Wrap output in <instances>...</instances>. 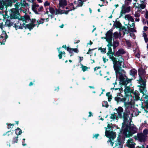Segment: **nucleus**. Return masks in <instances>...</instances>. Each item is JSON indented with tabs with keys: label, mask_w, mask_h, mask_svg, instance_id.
<instances>
[{
	"label": "nucleus",
	"mask_w": 148,
	"mask_h": 148,
	"mask_svg": "<svg viewBox=\"0 0 148 148\" xmlns=\"http://www.w3.org/2000/svg\"><path fill=\"white\" fill-rule=\"evenodd\" d=\"M108 47V51L107 53V55H108L110 53H111L112 51V49L111 47Z\"/></svg>",
	"instance_id": "nucleus-51"
},
{
	"label": "nucleus",
	"mask_w": 148,
	"mask_h": 148,
	"mask_svg": "<svg viewBox=\"0 0 148 148\" xmlns=\"http://www.w3.org/2000/svg\"><path fill=\"white\" fill-rule=\"evenodd\" d=\"M129 115H122V114H121L120 112H119L118 116L119 118L123 119V121L122 123L121 128H122V129L121 130V129L119 134H120L121 132H122V130H123V129L128 125L129 122L128 119L129 117Z\"/></svg>",
	"instance_id": "nucleus-6"
},
{
	"label": "nucleus",
	"mask_w": 148,
	"mask_h": 148,
	"mask_svg": "<svg viewBox=\"0 0 148 148\" xmlns=\"http://www.w3.org/2000/svg\"><path fill=\"white\" fill-rule=\"evenodd\" d=\"M66 54L65 52L64 51H61V52H60V53H59V54L58 55V56L59 57V58L60 59H61L62 58V55H63L64 56V57L65 56L64 55Z\"/></svg>",
	"instance_id": "nucleus-31"
},
{
	"label": "nucleus",
	"mask_w": 148,
	"mask_h": 148,
	"mask_svg": "<svg viewBox=\"0 0 148 148\" xmlns=\"http://www.w3.org/2000/svg\"><path fill=\"white\" fill-rule=\"evenodd\" d=\"M133 94H134L135 95V97L137 98L138 99H139L140 97L139 96V94L138 93V92H137L136 91L134 92Z\"/></svg>",
	"instance_id": "nucleus-45"
},
{
	"label": "nucleus",
	"mask_w": 148,
	"mask_h": 148,
	"mask_svg": "<svg viewBox=\"0 0 148 148\" xmlns=\"http://www.w3.org/2000/svg\"><path fill=\"white\" fill-rule=\"evenodd\" d=\"M22 133V130L19 128L18 127L15 130V134L17 136L20 135Z\"/></svg>",
	"instance_id": "nucleus-28"
},
{
	"label": "nucleus",
	"mask_w": 148,
	"mask_h": 148,
	"mask_svg": "<svg viewBox=\"0 0 148 148\" xmlns=\"http://www.w3.org/2000/svg\"><path fill=\"white\" fill-rule=\"evenodd\" d=\"M113 30L112 29L109 30L107 31L106 34V36L103 38L106 40H112L113 33L112 32Z\"/></svg>",
	"instance_id": "nucleus-13"
},
{
	"label": "nucleus",
	"mask_w": 148,
	"mask_h": 148,
	"mask_svg": "<svg viewBox=\"0 0 148 148\" xmlns=\"http://www.w3.org/2000/svg\"><path fill=\"white\" fill-rule=\"evenodd\" d=\"M111 116L110 118L111 119H112L113 120H117L119 118L118 116V115L117 116L115 115V113L114 112L113 114L112 113L111 114Z\"/></svg>",
	"instance_id": "nucleus-29"
},
{
	"label": "nucleus",
	"mask_w": 148,
	"mask_h": 148,
	"mask_svg": "<svg viewBox=\"0 0 148 148\" xmlns=\"http://www.w3.org/2000/svg\"><path fill=\"white\" fill-rule=\"evenodd\" d=\"M80 64L81 65V68H82V70L83 72L85 71L88 69V67H87L86 66H84L83 65V64L80 63Z\"/></svg>",
	"instance_id": "nucleus-38"
},
{
	"label": "nucleus",
	"mask_w": 148,
	"mask_h": 148,
	"mask_svg": "<svg viewBox=\"0 0 148 148\" xmlns=\"http://www.w3.org/2000/svg\"><path fill=\"white\" fill-rule=\"evenodd\" d=\"M148 132V130L147 129H145L143 130L142 134H143V135L145 136H147Z\"/></svg>",
	"instance_id": "nucleus-44"
},
{
	"label": "nucleus",
	"mask_w": 148,
	"mask_h": 148,
	"mask_svg": "<svg viewBox=\"0 0 148 148\" xmlns=\"http://www.w3.org/2000/svg\"><path fill=\"white\" fill-rule=\"evenodd\" d=\"M145 17L146 19H148V11L147 10H146Z\"/></svg>",
	"instance_id": "nucleus-62"
},
{
	"label": "nucleus",
	"mask_w": 148,
	"mask_h": 148,
	"mask_svg": "<svg viewBox=\"0 0 148 148\" xmlns=\"http://www.w3.org/2000/svg\"><path fill=\"white\" fill-rule=\"evenodd\" d=\"M102 106L105 107L106 108H108L109 106V105L107 101H104L102 103Z\"/></svg>",
	"instance_id": "nucleus-34"
},
{
	"label": "nucleus",
	"mask_w": 148,
	"mask_h": 148,
	"mask_svg": "<svg viewBox=\"0 0 148 148\" xmlns=\"http://www.w3.org/2000/svg\"><path fill=\"white\" fill-rule=\"evenodd\" d=\"M45 20V19L41 18L39 20H38L37 21V22L38 23V24H43L44 23V21Z\"/></svg>",
	"instance_id": "nucleus-40"
},
{
	"label": "nucleus",
	"mask_w": 148,
	"mask_h": 148,
	"mask_svg": "<svg viewBox=\"0 0 148 148\" xmlns=\"http://www.w3.org/2000/svg\"><path fill=\"white\" fill-rule=\"evenodd\" d=\"M4 35H5V39H3L2 42L0 41V42L1 43V44L2 45H5V42L6 41V39H7L8 38V36L7 35L6 33L5 32L4 33Z\"/></svg>",
	"instance_id": "nucleus-30"
},
{
	"label": "nucleus",
	"mask_w": 148,
	"mask_h": 148,
	"mask_svg": "<svg viewBox=\"0 0 148 148\" xmlns=\"http://www.w3.org/2000/svg\"><path fill=\"white\" fill-rule=\"evenodd\" d=\"M106 136L109 138L107 141V142L110 143V144L112 146H113L114 142H112L116 136V133L113 131H106L105 132Z\"/></svg>",
	"instance_id": "nucleus-5"
},
{
	"label": "nucleus",
	"mask_w": 148,
	"mask_h": 148,
	"mask_svg": "<svg viewBox=\"0 0 148 148\" xmlns=\"http://www.w3.org/2000/svg\"><path fill=\"white\" fill-rule=\"evenodd\" d=\"M132 79H129L127 77L126 79V86H127V84L131 82Z\"/></svg>",
	"instance_id": "nucleus-48"
},
{
	"label": "nucleus",
	"mask_w": 148,
	"mask_h": 148,
	"mask_svg": "<svg viewBox=\"0 0 148 148\" xmlns=\"http://www.w3.org/2000/svg\"><path fill=\"white\" fill-rule=\"evenodd\" d=\"M105 128L106 129L105 132L106 131H113L112 130H113V127L111 126L109 124H108L107 126V127H105Z\"/></svg>",
	"instance_id": "nucleus-27"
},
{
	"label": "nucleus",
	"mask_w": 148,
	"mask_h": 148,
	"mask_svg": "<svg viewBox=\"0 0 148 148\" xmlns=\"http://www.w3.org/2000/svg\"><path fill=\"white\" fill-rule=\"evenodd\" d=\"M120 30H123V35H125V34H126V32H127V29H126V27L124 26H122Z\"/></svg>",
	"instance_id": "nucleus-43"
},
{
	"label": "nucleus",
	"mask_w": 148,
	"mask_h": 148,
	"mask_svg": "<svg viewBox=\"0 0 148 148\" xmlns=\"http://www.w3.org/2000/svg\"><path fill=\"white\" fill-rule=\"evenodd\" d=\"M77 1H74L73 3H69L68 5L66 7V9H75L77 8Z\"/></svg>",
	"instance_id": "nucleus-12"
},
{
	"label": "nucleus",
	"mask_w": 148,
	"mask_h": 148,
	"mask_svg": "<svg viewBox=\"0 0 148 148\" xmlns=\"http://www.w3.org/2000/svg\"><path fill=\"white\" fill-rule=\"evenodd\" d=\"M126 43L128 47H131L132 45L131 43L129 40L126 41Z\"/></svg>",
	"instance_id": "nucleus-50"
},
{
	"label": "nucleus",
	"mask_w": 148,
	"mask_h": 148,
	"mask_svg": "<svg viewBox=\"0 0 148 148\" xmlns=\"http://www.w3.org/2000/svg\"><path fill=\"white\" fill-rule=\"evenodd\" d=\"M9 11H10V13L9 16L8 14V11L7 10H5V11L4 12L3 11L0 12V14L3 16V21H4L5 19H6V22H5V25L9 27H10L11 26H12L15 22L13 20L15 19H18L20 18L19 17L20 16V14L19 13V11L20 10H15V11H13V10H10Z\"/></svg>",
	"instance_id": "nucleus-1"
},
{
	"label": "nucleus",
	"mask_w": 148,
	"mask_h": 148,
	"mask_svg": "<svg viewBox=\"0 0 148 148\" xmlns=\"http://www.w3.org/2000/svg\"><path fill=\"white\" fill-rule=\"evenodd\" d=\"M16 23H15L14 24L13 27L15 28L16 30H17L19 28L18 27V26L16 25Z\"/></svg>",
	"instance_id": "nucleus-63"
},
{
	"label": "nucleus",
	"mask_w": 148,
	"mask_h": 148,
	"mask_svg": "<svg viewBox=\"0 0 148 148\" xmlns=\"http://www.w3.org/2000/svg\"><path fill=\"white\" fill-rule=\"evenodd\" d=\"M119 74V85L120 86H121L122 85H125L126 86V79L124 77L123 75L121 72H119V73H117V74Z\"/></svg>",
	"instance_id": "nucleus-11"
},
{
	"label": "nucleus",
	"mask_w": 148,
	"mask_h": 148,
	"mask_svg": "<svg viewBox=\"0 0 148 148\" xmlns=\"http://www.w3.org/2000/svg\"><path fill=\"white\" fill-rule=\"evenodd\" d=\"M146 7V5L142 3L141 4H140V7L142 9H144Z\"/></svg>",
	"instance_id": "nucleus-55"
},
{
	"label": "nucleus",
	"mask_w": 148,
	"mask_h": 148,
	"mask_svg": "<svg viewBox=\"0 0 148 148\" xmlns=\"http://www.w3.org/2000/svg\"><path fill=\"white\" fill-rule=\"evenodd\" d=\"M137 129L133 127H131L130 130L128 134L127 135L126 137H129L132 135L134 134L137 132Z\"/></svg>",
	"instance_id": "nucleus-15"
},
{
	"label": "nucleus",
	"mask_w": 148,
	"mask_h": 148,
	"mask_svg": "<svg viewBox=\"0 0 148 148\" xmlns=\"http://www.w3.org/2000/svg\"><path fill=\"white\" fill-rule=\"evenodd\" d=\"M99 136V134H95L93 137V138H94V137H95V138L96 139H97L98 137V136Z\"/></svg>",
	"instance_id": "nucleus-64"
},
{
	"label": "nucleus",
	"mask_w": 148,
	"mask_h": 148,
	"mask_svg": "<svg viewBox=\"0 0 148 148\" xmlns=\"http://www.w3.org/2000/svg\"><path fill=\"white\" fill-rule=\"evenodd\" d=\"M134 55L136 57H137L138 58H139L140 57V54L139 53H135Z\"/></svg>",
	"instance_id": "nucleus-56"
},
{
	"label": "nucleus",
	"mask_w": 148,
	"mask_h": 148,
	"mask_svg": "<svg viewBox=\"0 0 148 148\" xmlns=\"http://www.w3.org/2000/svg\"><path fill=\"white\" fill-rule=\"evenodd\" d=\"M130 74L132 77H134L135 75L137 74V71L134 69H132L130 71Z\"/></svg>",
	"instance_id": "nucleus-25"
},
{
	"label": "nucleus",
	"mask_w": 148,
	"mask_h": 148,
	"mask_svg": "<svg viewBox=\"0 0 148 148\" xmlns=\"http://www.w3.org/2000/svg\"><path fill=\"white\" fill-rule=\"evenodd\" d=\"M137 11L135 12L134 16L136 17H138L140 16V12L142 11V10H137Z\"/></svg>",
	"instance_id": "nucleus-33"
},
{
	"label": "nucleus",
	"mask_w": 148,
	"mask_h": 148,
	"mask_svg": "<svg viewBox=\"0 0 148 148\" xmlns=\"http://www.w3.org/2000/svg\"><path fill=\"white\" fill-rule=\"evenodd\" d=\"M147 136H145L142 133H138L137 134V136L134 137V139L136 140H138L140 142H145L147 139Z\"/></svg>",
	"instance_id": "nucleus-9"
},
{
	"label": "nucleus",
	"mask_w": 148,
	"mask_h": 148,
	"mask_svg": "<svg viewBox=\"0 0 148 148\" xmlns=\"http://www.w3.org/2000/svg\"><path fill=\"white\" fill-rule=\"evenodd\" d=\"M119 34L117 32H115L113 34V36L115 39L118 38L119 37Z\"/></svg>",
	"instance_id": "nucleus-46"
},
{
	"label": "nucleus",
	"mask_w": 148,
	"mask_h": 148,
	"mask_svg": "<svg viewBox=\"0 0 148 148\" xmlns=\"http://www.w3.org/2000/svg\"><path fill=\"white\" fill-rule=\"evenodd\" d=\"M49 3L48 1H46L44 3V5L45 6H49Z\"/></svg>",
	"instance_id": "nucleus-61"
},
{
	"label": "nucleus",
	"mask_w": 148,
	"mask_h": 148,
	"mask_svg": "<svg viewBox=\"0 0 148 148\" xmlns=\"http://www.w3.org/2000/svg\"><path fill=\"white\" fill-rule=\"evenodd\" d=\"M122 9H131V7L125 5V4H123L121 7Z\"/></svg>",
	"instance_id": "nucleus-35"
},
{
	"label": "nucleus",
	"mask_w": 148,
	"mask_h": 148,
	"mask_svg": "<svg viewBox=\"0 0 148 148\" xmlns=\"http://www.w3.org/2000/svg\"><path fill=\"white\" fill-rule=\"evenodd\" d=\"M112 97L111 95H110L108 97V101L110 102L112 99Z\"/></svg>",
	"instance_id": "nucleus-57"
},
{
	"label": "nucleus",
	"mask_w": 148,
	"mask_h": 148,
	"mask_svg": "<svg viewBox=\"0 0 148 148\" xmlns=\"http://www.w3.org/2000/svg\"><path fill=\"white\" fill-rule=\"evenodd\" d=\"M130 10H121L120 15L119 18H120L121 16H123V15L125 14L127 12H129Z\"/></svg>",
	"instance_id": "nucleus-26"
},
{
	"label": "nucleus",
	"mask_w": 148,
	"mask_h": 148,
	"mask_svg": "<svg viewBox=\"0 0 148 148\" xmlns=\"http://www.w3.org/2000/svg\"><path fill=\"white\" fill-rule=\"evenodd\" d=\"M125 88L124 89V92L125 95L123 97L129 98L130 94L131 88L129 86H125Z\"/></svg>",
	"instance_id": "nucleus-14"
},
{
	"label": "nucleus",
	"mask_w": 148,
	"mask_h": 148,
	"mask_svg": "<svg viewBox=\"0 0 148 148\" xmlns=\"http://www.w3.org/2000/svg\"><path fill=\"white\" fill-rule=\"evenodd\" d=\"M39 6V5L38 4H33L32 9H35V8H36V7L38 8Z\"/></svg>",
	"instance_id": "nucleus-54"
},
{
	"label": "nucleus",
	"mask_w": 148,
	"mask_h": 148,
	"mask_svg": "<svg viewBox=\"0 0 148 148\" xmlns=\"http://www.w3.org/2000/svg\"><path fill=\"white\" fill-rule=\"evenodd\" d=\"M19 4L20 3H19L18 2H17L14 5L15 8H13L11 9H19V7L20 5ZM19 9H22L20 8Z\"/></svg>",
	"instance_id": "nucleus-36"
},
{
	"label": "nucleus",
	"mask_w": 148,
	"mask_h": 148,
	"mask_svg": "<svg viewBox=\"0 0 148 148\" xmlns=\"http://www.w3.org/2000/svg\"><path fill=\"white\" fill-rule=\"evenodd\" d=\"M131 2H130L128 1L125 0V5H126L127 6H129L130 3H131Z\"/></svg>",
	"instance_id": "nucleus-59"
},
{
	"label": "nucleus",
	"mask_w": 148,
	"mask_h": 148,
	"mask_svg": "<svg viewBox=\"0 0 148 148\" xmlns=\"http://www.w3.org/2000/svg\"><path fill=\"white\" fill-rule=\"evenodd\" d=\"M125 19L127 18V20L130 21L132 22H134V18L129 14L126 15L125 16Z\"/></svg>",
	"instance_id": "nucleus-24"
},
{
	"label": "nucleus",
	"mask_w": 148,
	"mask_h": 148,
	"mask_svg": "<svg viewBox=\"0 0 148 148\" xmlns=\"http://www.w3.org/2000/svg\"><path fill=\"white\" fill-rule=\"evenodd\" d=\"M113 26H115L116 28H119L121 29L122 26L121 23L119 21H117V19H116L115 22L113 25Z\"/></svg>",
	"instance_id": "nucleus-21"
},
{
	"label": "nucleus",
	"mask_w": 148,
	"mask_h": 148,
	"mask_svg": "<svg viewBox=\"0 0 148 148\" xmlns=\"http://www.w3.org/2000/svg\"><path fill=\"white\" fill-rule=\"evenodd\" d=\"M59 6L60 8H64L65 6L67 5V3L66 0H59Z\"/></svg>",
	"instance_id": "nucleus-17"
},
{
	"label": "nucleus",
	"mask_w": 148,
	"mask_h": 148,
	"mask_svg": "<svg viewBox=\"0 0 148 148\" xmlns=\"http://www.w3.org/2000/svg\"><path fill=\"white\" fill-rule=\"evenodd\" d=\"M125 53V51L123 49L121 48L119 49L116 52V55L118 56L117 58H123L121 55H123Z\"/></svg>",
	"instance_id": "nucleus-16"
},
{
	"label": "nucleus",
	"mask_w": 148,
	"mask_h": 148,
	"mask_svg": "<svg viewBox=\"0 0 148 148\" xmlns=\"http://www.w3.org/2000/svg\"><path fill=\"white\" fill-rule=\"evenodd\" d=\"M136 31V30H135L133 28H130V30L129 31V32H135Z\"/></svg>",
	"instance_id": "nucleus-58"
},
{
	"label": "nucleus",
	"mask_w": 148,
	"mask_h": 148,
	"mask_svg": "<svg viewBox=\"0 0 148 148\" xmlns=\"http://www.w3.org/2000/svg\"><path fill=\"white\" fill-rule=\"evenodd\" d=\"M112 40H106V41L108 42V44L107 45V47H111L112 46Z\"/></svg>",
	"instance_id": "nucleus-39"
},
{
	"label": "nucleus",
	"mask_w": 148,
	"mask_h": 148,
	"mask_svg": "<svg viewBox=\"0 0 148 148\" xmlns=\"http://www.w3.org/2000/svg\"><path fill=\"white\" fill-rule=\"evenodd\" d=\"M4 1L6 3H5V9H7L8 7H11L12 5V0H4Z\"/></svg>",
	"instance_id": "nucleus-20"
},
{
	"label": "nucleus",
	"mask_w": 148,
	"mask_h": 148,
	"mask_svg": "<svg viewBox=\"0 0 148 148\" xmlns=\"http://www.w3.org/2000/svg\"><path fill=\"white\" fill-rule=\"evenodd\" d=\"M124 139L123 137L119 135L115 141V146L113 148H122Z\"/></svg>",
	"instance_id": "nucleus-8"
},
{
	"label": "nucleus",
	"mask_w": 148,
	"mask_h": 148,
	"mask_svg": "<svg viewBox=\"0 0 148 148\" xmlns=\"http://www.w3.org/2000/svg\"><path fill=\"white\" fill-rule=\"evenodd\" d=\"M29 10H20V11H22L23 12L25 13L24 16H21L20 18H18V20L20 21H22L23 23L21 22L20 25H18V28L20 29H23V28H25L26 29L27 28L30 31L33 29V28L32 24L31 23L26 24V23H27V21L31 20L30 17L29 15L27 14L26 13L27 11H29ZM29 12V11H28Z\"/></svg>",
	"instance_id": "nucleus-3"
},
{
	"label": "nucleus",
	"mask_w": 148,
	"mask_h": 148,
	"mask_svg": "<svg viewBox=\"0 0 148 148\" xmlns=\"http://www.w3.org/2000/svg\"><path fill=\"white\" fill-rule=\"evenodd\" d=\"M130 127H131V126L130 124L129 125H127L125 126L123 129V133L126 136L127 135V133L129 132Z\"/></svg>",
	"instance_id": "nucleus-22"
},
{
	"label": "nucleus",
	"mask_w": 148,
	"mask_h": 148,
	"mask_svg": "<svg viewBox=\"0 0 148 148\" xmlns=\"http://www.w3.org/2000/svg\"><path fill=\"white\" fill-rule=\"evenodd\" d=\"M42 10H32L36 14H40L39 12L42 11Z\"/></svg>",
	"instance_id": "nucleus-52"
},
{
	"label": "nucleus",
	"mask_w": 148,
	"mask_h": 148,
	"mask_svg": "<svg viewBox=\"0 0 148 148\" xmlns=\"http://www.w3.org/2000/svg\"><path fill=\"white\" fill-rule=\"evenodd\" d=\"M71 49H70L69 51V52L71 54V56L72 55H73V51L76 53H78V52L79 51L77 49V48H71Z\"/></svg>",
	"instance_id": "nucleus-23"
},
{
	"label": "nucleus",
	"mask_w": 148,
	"mask_h": 148,
	"mask_svg": "<svg viewBox=\"0 0 148 148\" xmlns=\"http://www.w3.org/2000/svg\"><path fill=\"white\" fill-rule=\"evenodd\" d=\"M114 99L117 102V103H119L121 102L124 103V105L125 107V109L124 110L123 108L121 106H119L117 108H115L114 110H116L117 114H118L119 112H120L122 115H129L130 114V112L128 108L131 105L130 102H127V101H129V98L123 97L121 98L118 97H114Z\"/></svg>",
	"instance_id": "nucleus-2"
},
{
	"label": "nucleus",
	"mask_w": 148,
	"mask_h": 148,
	"mask_svg": "<svg viewBox=\"0 0 148 148\" xmlns=\"http://www.w3.org/2000/svg\"><path fill=\"white\" fill-rule=\"evenodd\" d=\"M98 50H101V52H103V53H106V48H102L101 47L99 48Z\"/></svg>",
	"instance_id": "nucleus-42"
},
{
	"label": "nucleus",
	"mask_w": 148,
	"mask_h": 148,
	"mask_svg": "<svg viewBox=\"0 0 148 148\" xmlns=\"http://www.w3.org/2000/svg\"><path fill=\"white\" fill-rule=\"evenodd\" d=\"M113 64V67L116 73H119L120 71L125 72L124 70L122 69V67H124V60L123 58H116L112 60Z\"/></svg>",
	"instance_id": "nucleus-4"
},
{
	"label": "nucleus",
	"mask_w": 148,
	"mask_h": 148,
	"mask_svg": "<svg viewBox=\"0 0 148 148\" xmlns=\"http://www.w3.org/2000/svg\"><path fill=\"white\" fill-rule=\"evenodd\" d=\"M62 48H64L65 49H66L68 51H69V50L70 49H71V48H70L69 47H67L66 45H63Z\"/></svg>",
	"instance_id": "nucleus-47"
},
{
	"label": "nucleus",
	"mask_w": 148,
	"mask_h": 148,
	"mask_svg": "<svg viewBox=\"0 0 148 148\" xmlns=\"http://www.w3.org/2000/svg\"><path fill=\"white\" fill-rule=\"evenodd\" d=\"M138 73L139 75V79H140V78H143L141 75L145 74V72L142 68H141L138 70Z\"/></svg>",
	"instance_id": "nucleus-19"
},
{
	"label": "nucleus",
	"mask_w": 148,
	"mask_h": 148,
	"mask_svg": "<svg viewBox=\"0 0 148 148\" xmlns=\"http://www.w3.org/2000/svg\"><path fill=\"white\" fill-rule=\"evenodd\" d=\"M103 61L104 63H106V61H108V59H106V58H104V57H103Z\"/></svg>",
	"instance_id": "nucleus-60"
},
{
	"label": "nucleus",
	"mask_w": 148,
	"mask_h": 148,
	"mask_svg": "<svg viewBox=\"0 0 148 148\" xmlns=\"http://www.w3.org/2000/svg\"><path fill=\"white\" fill-rule=\"evenodd\" d=\"M21 2H20L19 4L20 5H21L22 7L23 6H26L27 5L28 6H29V5L26 2H25V3H22V0H21Z\"/></svg>",
	"instance_id": "nucleus-37"
},
{
	"label": "nucleus",
	"mask_w": 148,
	"mask_h": 148,
	"mask_svg": "<svg viewBox=\"0 0 148 148\" xmlns=\"http://www.w3.org/2000/svg\"><path fill=\"white\" fill-rule=\"evenodd\" d=\"M119 42L118 40H114L112 43V45L117 46L118 47L119 45Z\"/></svg>",
	"instance_id": "nucleus-41"
},
{
	"label": "nucleus",
	"mask_w": 148,
	"mask_h": 148,
	"mask_svg": "<svg viewBox=\"0 0 148 148\" xmlns=\"http://www.w3.org/2000/svg\"><path fill=\"white\" fill-rule=\"evenodd\" d=\"M107 56H109V58L111 59L112 61L116 58L118 56L116 55V53L114 51L113 52L112 51L111 53H110Z\"/></svg>",
	"instance_id": "nucleus-18"
},
{
	"label": "nucleus",
	"mask_w": 148,
	"mask_h": 148,
	"mask_svg": "<svg viewBox=\"0 0 148 148\" xmlns=\"http://www.w3.org/2000/svg\"><path fill=\"white\" fill-rule=\"evenodd\" d=\"M137 81H138V83L140 85H138L137 87H139L140 88H142L143 90H145V89L146 88V79H143V78H140Z\"/></svg>",
	"instance_id": "nucleus-10"
},
{
	"label": "nucleus",
	"mask_w": 148,
	"mask_h": 148,
	"mask_svg": "<svg viewBox=\"0 0 148 148\" xmlns=\"http://www.w3.org/2000/svg\"><path fill=\"white\" fill-rule=\"evenodd\" d=\"M79 1H80V2H79V3H77V8L78 7H81L82 6V5L83 4V1L82 0H79Z\"/></svg>",
	"instance_id": "nucleus-49"
},
{
	"label": "nucleus",
	"mask_w": 148,
	"mask_h": 148,
	"mask_svg": "<svg viewBox=\"0 0 148 148\" xmlns=\"http://www.w3.org/2000/svg\"><path fill=\"white\" fill-rule=\"evenodd\" d=\"M18 136L13 137L12 141V143H17L18 141Z\"/></svg>",
	"instance_id": "nucleus-32"
},
{
	"label": "nucleus",
	"mask_w": 148,
	"mask_h": 148,
	"mask_svg": "<svg viewBox=\"0 0 148 148\" xmlns=\"http://www.w3.org/2000/svg\"><path fill=\"white\" fill-rule=\"evenodd\" d=\"M97 48H94L92 49H91L90 48H89L88 49V51L86 53V54H89L90 53L91 51H93L94 50L96 49Z\"/></svg>",
	"instance_id": "nucleus-53"
},
{
	"label": "nucleus",
	"mask_w": 148,
	"mask_h": 148,
	"mask_svg": "<svg viewBox=\"0 0 148 148\" xmlns=\"http://www.w3.org/2000/svg\"><path fill=\"white\" fill-rule=\"evenodd\" d=\"M49 12L51 13V14H48L49 16H50L51 18H54V14L57 15L59 14H67L69 12L73 10H49Z\"/></svg>",
	"instance_id": "nucleus-7"
}]
</instances>
